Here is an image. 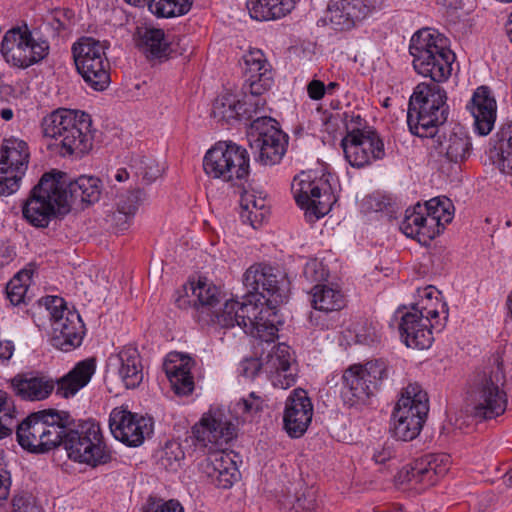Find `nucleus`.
Wrapping results in <instances>:
<instances>
[{
    "instance_id": "obj_1",
    "label": "nucleus",
    "mask_w": 512,
    "mask_h": 512,
    "mask_svg": "<svg viewBox=\"0 0 512 512\" xmlns=\"http://www.w3.org/2000/svg\"><path fill=\"white\" fill-rule=\"evenodd\" d=\"M247 295L243 301L229 299L217 319L223 328L239 326L246 334L270 345L278 337L276 313L272 311L286 299L285 280L270 266L255 264L243 275Z\"/></svg>"
},
{
    "instance_id": "obj_2",
    "label": "nucleus",
    "mask_w": 512,
    "mask_h": 512,
    "mask_svg": "<svg viewBox=\"0 0 512 512\" xmlns=\"http://www.w3.org/2000/svg\"><path fill=\"white\" fill-rule=\"evenodd\" d=\"M101 181L82 175L71 180L60 171L47 172L23 205V217L33 226L45 228L57 215L70 211L72 204H93L100 199Z\"/></svg>"
},
{
    "instance_id": "obj_3",
    "label": "nucleus",
    "mask_w": 512,
    "mask_h": 512,
    "mask_svg": "<svg viewBox=\"0 0 512 512\" xmlns=\"http://www.w3.org/2000/svg\"><path fill=\"white\" fill-rule=\"evenodd\" d=\"M195 445L208 448L205 459L199 463V470L206 479L221 489H229L239 479L236 465L237 455L220 449L235 437V426L220 409L205 413L192 428Z\"/></svg>"
},
{
    "instance_id": "obj_4",
    "label": "nucleus",
    "mask_w": 512,
    "mask_h": 512,
    "mask_svg": "<svg viewBox=\"0 0 512 512\" xmlns=\"http://www.w3.org/2000/svg\"><path fill=\"white\" fill-rule=\"evenodd\" d=\"M96 362L93 358L80 361L66 375L56 382L41 373L18 374L11 379L10 385L15 395L23 400L40 401L46 399L57 386L56 394L69 398L85 387L95 373Z\"/></svg>"
},
{
    "instance_id": "obj_5",
    "label": "nucleus",
    "mask_w": 512,
    "mask_h": 512,
    "mask_svg": "<svg viewBox=\"0 0 512 512\" xmlns=\"http://www.w3.org/2000/svg\"><path fill=\"white\" fill-rule=\"evenodd\" d=\"M92 120L89 114L71 109H57L42 119L45 137L56 140L62 156L80 158L93 146Z\"/></svg>"
},
{
    "instance_id": "obj_6",
    "label": "nucleus",
    "mask_w": 512,
    "mask_h": 512,
    "mask_svg": "<svg viewBox=\"0 0 512 512\" xmlns=\"http://www.w3.org/2000/svg\"><path fill=\"white\" fill-rule=\"evenodd\" d=\"M71 425H74V418L67 411L47 409L34 412L17 425V441L29 452L46 453L65 445Z\"/></svg>"
},
{
    "instance_id": "obj_7",
    "label": "nucleus",
    "mask_w": 512,
    "mask_h": 512,
    "mask_svg": "<svg viewBox=\"0 0 512 512\" xmlns=\"http://www.w3.org/2000/svg\"><path fill=\"white\" fill-rule=\"evenodd\" d=\"M446 91L437 82L419 83L410 97L407 124L412 134L434 138L448 118Z\"/></svg>"
},
{
    "instance_id": "obj_8",
    "label": "nucleus",
    "mask_w": 512,
    "mask_h": 512,
    "mask_svg": "<svg viewBox=\"0 0 512 512\" xmlns=\"http://www.w3.org/2000/svg\"><path fill=\"white\" fill-rule=\"evenodd\" d=\"M414 70L432 82L446 81L452 73L455 54L449 49L447 39L438 31L424 28L413 34L409 44Z\"/></svg>"
},
{
    "instance_id": "obj_9",
    "label": "nucleus",
    "mask_w": 512,
    "mask_h": 512,
    "mask_svg": "<svg viewBox=\"0 0 512 512\" xmlns=\"http://www.w3.org/2000/svg\"><path fill=\"white\" fill-rule=\"evenodd\" d=\"M425 298L430 304H424L422 300L421 303L412 306L410 311H397L401 313L399 332L407 347L429 348L434 340L432 330L441 331L448 319L446 303H440L437 297L433 302L431 287L425 289Z\"/></svg>"
},
{
    "instance_id": "obj_10",
    "label": "nucleus",
    "mask_w": 512,
    "mask_h": 512,
    "mask_svg": "<svg viewBox=\"0 0 512 512\" xmlns=\"http://www.w3.org/2000/svg\"><path fill=\"white\" fill-rule=\"evenodd\" d=\"M64 448L70 459L92 467L107 464L112 459L100 425L93 419H74V425L67 432Z\"/></svg>"
},
{
    "instance_id": "obj_11",
    "label": "nucleus",
    "mask_w": 512,
    "mask_h": 512,
    "mask_svg": "<svg viewBox=\"0 0 512 512\" xmlns=\"http://www.w3.org/2000/svg\"><path fill=\"white\" fill-rule=\"evenodd\" d=\"M429 412L427 393L418 383L409 384L402 392L392 413V435L411 441L421 432Z\"/></svg>"
},
{
    "instance_id": "obj_12",
    "label": "nucleus",
    "mask_w": 512,
    "mask_h": 512,
    "mask_svg": "<svg viewBox=\"0 0 512 512\" xmlns=\"http://www.w3.org/2000/svg\"><path fill=\"white\" fill-rule=\"evenodd\" d=\"M245 83L243 89L249 95L241 102V119L254 121V116L264 110L266 101L261 96L273 85L272 67L260 49H252L243 56Z\"/></svg>"
},
{
    "instance_id": "obj_13",
    "label": "nucleus",
    "mask_w": 512,
    "mask_h": 512,
    "mask_svg": "<svg viewBox=\"0 0 512 512\" xmlns=\"http://www.w3.org/2000/svg\"><path fill=\"white\" fill-rule=\"evenodd\" d=\"M249 154L245 148L231 141L218 142L203 159L205 173L223 182L234 183L249 175Z\"/></svg>"
},
{
    "instance_id": "obj_14",
    "label": "nucleus",
    "mask_w": 512,
    "mask_h": 512,
    "mask_svg": "<svg viewBox=\"0 0 512 512\" xmlns=\"http://www.w3.org/2000/svg\"><path fill=\"white\" fill-rule=\"evenodd\" d=\"M105 45L92 37H83L72 46L76 69L85 83L95 91L110 84V63Z\"/></svg>"
},
{
    "instance_id": "obj_15",
    "label": "nucleus",
    "mask_w": 512,
    "mask_h": 512,
    "mask_svg": "<svg viewBox=\"0 0 512 512\" xmlns=\"http://www.w3.org/2000/svg\"><path fill=\"white\" fill-rule=\"evenodd\" d=\"M49 50L48 41L35 37L27 25L11 28L1 42V53L6 62L18 68H28L41 62Z\"/></svg>"
},
{
    "instance_id": "obj_16",
    "label": "nucleus",
    "mask_w": 512,
    "mask_h": 512,
    "mask_svg": "<svg viewBox=\"0 0 512 512\" xmlns=\"http://www.w3.org/2000/svg\"><path fill=\"white\" fill-rule=\"evenodd\" d=\"M45 305L53 320L51 345L64 352L79 347L85 334V326L80 315L69 310L64 299L58 296L46 297Z\"/></svg>"
},
{
    "instance_id": "obj_17",
    "label": "nucleus",
    "mask_w": 512,
    "mask_h": 512,
    "mask_svg": "<svg viewBox=\"0 0 512 512\" xmlns=\"http://www.w3.org/2000/svg\"><path fill=\"white\" fill-rule=\"evenodd\" d=\"M506 377L500 365L485 374L470 393L473 414L480 419L502 415L507 407Z\"/></svg>"
},
{
    "instance_id": "obj_18",
    "label": "nucleus",
    "mask_w": 512,
    "mask_h": 512,
    "mask_svg": "<svg viewBox=\"0 0 512 512\" xmlns=\"http://www.w3.org/2000/svg\"><path fill=\"white\" fill-rule=\"evenodd\" d=\"M277 125L276 120L262 115L251 122L250 146L258 152L256 160L263 165L279 163L286 152L287 135Z\"/></svg>"
},
{
    "instance_id": "obj_19",
    "label": "nucleus",
    "mask_w": 512,
    "mask_h": 512,
    "mask_svg": "<svg viewBox=\"0 0 512 512\" xmlns=\"http://www.w3.org/2000/svg\"><path fill=\"white\" fill-rule=\"evenodd\" d=\"M29 162V150L25 141L5 139L0 148V195L15 193L20 186Z\"/></svg>"
},
{
    "instance_id": "obj_20",
    "label": "nucleus",
    "mask_w": 512,
    "mask_h": 512,
    "mask_svg": "<svg viewBox=\"0 0 512 512\" xmlns=\"http://www.w3.org/2000/svg\"><path fill=\"white\" fill-rule=\"evenodd\" d=\"M341 147L347 162L355 168H363L374 160L385 156L384 143L373 130L351 128L341 140Z\"/></svg>"
},
{
    "instance_id": "obj_21",
    "label": "nucleus",
    "mask_w": 512,
    "mask_h": 512,
    "mask_svg": "<svg viewBox=\"0 0 512 512\" xmlns=\"http://www.w3.org/2000/svg\"><path fill=\"white\" fill-rule=\"evenodd\" d=\"M321 181L295 178L292 190L297 204L305 210V218L313 223L324 217L331 210L335 199Z\"/></svg>"
},
{
    "instance_id": "obj_22",
    "label": "nucleus",
    "mask_w": 512,
    "mask_h": 512,
    "mask_svg": "<svg viewBox=\"0 0 512 512\" xmlns=\"http://www.w3.org/2000/svg\"><path fill=\"white\" fill-rule=\"evenodd\" d=\"M109 426L115 439L134 447L140 445L153 431L151 418L138 416L123 407L111 411Z\"/></svg>"
},
{
    "instance_id": "obj_23",
    "label": "nucleus",
    "mask_w": 512,
    "mask_h": 512,
    "mask_svg": "<svg viewBox=\"0 0 512 512\" xmlns=\"http://www.w3.org/2000/svg\"><path fill=\"white\" fill-rule=\"evenodd\" d=\"M451 459L447 454H427L404 466L399 472L402 482L434 485L450 468Z\"/></svg>"
},
{
    "instance_id": "obj_24",
    "label": "nucleus",
    "mask_w": 512,
    "mask_h": 512,
    "mask_svg": "<svg viewBox=\"0 0 512 512\" xmlns=\"http://www.w3.org/2000/svg\"><path fill=\"white\" fill-rule=\"evenodd\" d=\"M313 416V404L308 393L294 389L286 399L283 427L292 438H300L307 431Z\"/></svg>"
},
{
    "instance_id": "obj_25",
    "label": "nucleus",
    "mask_w": 512,
    "mask_h": 512,
    "mask_svg": "<svg viewBox=\"0 0 512 512\" xmlns=\"http://www.w3.org/2000/svg\"><path fill=\"white\" fill-rule=\"evenodd\" d=\"M261 356L264 373L274 387L287 389L295 383V373L292 369L295 360L288 345L285 343L273 345L266 355Z\"/></svg>"
},
{
    "instance_id": "obj_26",
    "label": "nucleus",
    "mask_w": 512,
    "mask_h": 512,
    "mask_svg": "<svg viewBox=\"0 0 512 512\" xmlns=\"http://www.w3.org/2000/svg\"><path fill=\"white\" fill-rule=\"evenodd\" d=\"M108 372L118 375L127 389H135L143 381V365L140 353L132 346L123 347L111 355L107 363Z\"/></svg>"
},
{
    "instance_id": "obj_27",
    "label": "nucleus",
    "mask_w": 512,
    "mask_h": 512,
    "mask_svg": "<svg viewBox=\"0 0 512 512\" xmlns=\"http://www.w3.org/2000/svg\"><path fill=\"white\" fill-rule=\"evenodd\" d=\"M192 300H187L185 297L176 299V304L179 308H186L187 304L193 303V307L202 314H206L209 318L207 321L213 323L218 322L217 316L222 313L223 307L219 310L216 306L220 303L221 292L217 286L209 283L206 279H199L196 285L191 284Z\"/></svg>"
},
{
    "instance_id": "obj_28",
    "label": "nucleus",
    "mask_w": 512,
    "mask_h": 512,
    "mask_svg": "<svg viewBox=\"0 0 512 512\" xmlns=\"http://www.w3.org/2000/svg\"><path fill=\"white\" fill-rule=\"evenodd\" d=\"M467 109L474 118V125L480 135H487L494 127L497 105L491 90L487 86L478 87Z\"/></svg>"
},
{
    "instance_id": "obj_29",
    "label": "nucleus",
    "mask_w": 512,
    "mask_h": 512,
    "mask_svg": "<svg viewBox=\"0 0 512 512\" xmlns=\"http://www.w3.org/2000/svg\"><path fill=\"white\" fill-rule=\"evenodd\" d=\"M374 391V386L362 371V365H352L344 371L341 396L347 405L352 407L366 404Z\"/></svg>"
},
{
    "instance_id": "obj_30",
    "label": "nucleus",
    "mask_w": 512,
    "mask_h": 512,
    "mask_svg": "<svg viewBox=\"0 0 512 512\" xmlns=\"http://www.w3.org/2000/svg\"><path fill=\"white\" fill-rule=\"evenodd\" d=\"M192 358L181 353L169 354L163 364L164 371L171 386L178 395H188L194 389V380L191 375Z\"/></svg>"
},
{
    "instance_id": "obj_31",
    "label": "nucleus",
    "mask_w": 512,
    "mask_h": 512,
    "mask_svg": "<svg viewBox=\"0 0 512 512\" xmlns=\"http://www.w3.org/2000/svg\"><path fill=\"white\" fill-rule=\"evenodd\" d=\"M420 203L406 209L404 219L400 223V230L410 238H418L421 242L430 241L436 237L435 223L429 219Z\"/></svg>"
},
{
    "instance_id": "obj_32",
    "label": "nucleus",
    "mask_w": 512,
    "mask_h": 512,
    "mask_svg": "<svg viewBox=\"0 0 512 512\" xmlns=\"http://www.w3.org/2000/svg\"><path fill=\"white\" fill-rule=\"evenodd\" d=\"M434 147L453 163L464 161L470 154L471 143L465 132L461 129L451 131L449 134H436Z\"/></svg>"
},
{
    "instance_id": "obj_33",
    "label": "nucleus",
    "mask_w": 512,
    "mask_h": 512,
    "mask_svg": "<svg viewBox=\"0 0 512 512\" xmlns=\"http://www.w3.org/2000/svg\"><path fill=\"white\" fill-rule=\"evenodd\" d=\"M295 4L296 0H248L246 6L251 18L268 21L286 16Z\"/></svg>"
},
{
    "instance_id": "obj_34",
    "label": "nucleus",
    "mask_w": 512,
    "mask_h": 512,
    "mask_svg": "<svg viewBox=\"0 0 512 512\" xmlns=\"http://www.w3.org/2000/svg\"><path fill=\"white\" fill-rule=\"evenodd\" d=\"M137 47L147 58H165L170 53V46L164 31L156 28H138L136 32Z\"/></svg>"
},
{
    "instance_id": "obj_35",
    "label": "nucleus",
    "mask_w": 512,
    "mask_h": 512,
    "mask_svg": "<svg viewBox=\"0 0 512 512\" xmlns=\"http://www.w3.org/2000/svg\"><path fill=\"white\" fill-rule=\"evenodd\" d=\"M311 303L314 309L328 313L344 308L345 297L338 288L327 284H317L312 289Z\"/></svg>"
},
{
    "instance_id": "obj_36",
    "label": "nucleus",
    "mask_w": 512,
    "mask_h": 512,
    "mask_svg": "<svg viewBox=\"0 0 512 512\" xmlns=\"http://www.w3.org/2000/svg\"><path fill=\"white\" fill-rule=\"evenodd\" d=\"M143 196L144 192L140 189L119 196L116 202L117 210L113 213V221L119 229H126L129 220L143 202Z\"/></svg>"
},
{
    "instance_id": "obj_37",
    "label": "nucleus",
    "mask_w": 512,
    "mask_h": 512,
    "mask_svg": "<svg viewBox=\"0 0 512 512\" xmlns=\"http://www.w3.org/2000/svg\"><path fill=\"white\" fill-rule=\"evenodd\" d=\"M424 214L435 223L434 230L438 236L445 225L450 223L454 215V207L450 199L435 197L422 205Z\"/></svg>"
},
{
    "instance_id": "obj_38",
    "label": "nucleus",
    "mask_w": 512,
    "mask_h": 512,
    "mask_svg": "<svg viewBox=\"0 0 512 512\" xmlns=\"http://www.w3.org/2000/svg\"><path fill=\"white\" fill-rule=\"evenodd\" d=\"M241 101L231 93L219 95L213 102L211 115L218 122L231 123L241 119Z\"/></svg>"
},
{
    "instance_id": "obj_39",
    "label": "nucleus",
    "mask_w": 512,
    "mask_h": 512,
    "mask_svg": "<svg viewBox=\"0 0 512 512\" xmlns=\"http://www.w3.org/2000/svg\"><path fill=\"white\" fill-rule=\"evenodd\" d=\"M129 168L133 175L145 184L152 183L162 173L161 167L154 159L140 155L131 158Z\"/></svg>"
},
{
    "instance_id": "obj_40",
    "label": "nucleus",
    "mask_w": 512,
    "mask_h": 512,
    "mask_svg": "<svg viewBox=\"0 0 512 512\" xmlns=\"http://www.w3.org/2000/svg\"><path fill=\"white\" fill-rule=\"evenodd\" d=\"M192 0H150L149 10L157 17L170 18L189 12Z\"/></svg>"
},
{
    "instance_id": "obj_41",
    "label": "nucleus",
    "mask_w": 512,
    "mask_h": 512,
    "mask_svg": "<svg viewBox=\"0 0 512 512\" xmlns=\"http://www.w3.org/2000/svg\"><path fill=\"white\" fill-rule=\"evenodd\" d=\"M32 272H18L7 284L6 294L12 305L17 306L26 302L28 287L31 283Z\"/></svg>"
},
{
    "instance_id": "obj_42",
    "label": "nucleus",
    "mask_w": 512,
    "mask_h": 512,
    "mask_svg": "<svg viewBox=\"0 0 512 512\" xmlns=\"http://www.w3.org/2000/svg\"><path fill=\"white\" fill-rule=\"evenodd\" d=\"M17 425L14 402L7 392L0 390V439L10 435Z\"/></svg>"
},
{
    "instance_id": "obj_43",
    "label": "nucleus",
    "mask_w": 512,
    "mask_h": 512,
    "mask_svg": "<svg viewBox=\"0 0 512 512\" xmlns=\"http://www.w3.org/2000/svg\"><path fill=\"white\" fill-rule=\"evenodd\" d=\"M362 371L370 384L374 386V390H377L380 384L388 379L391 368L385 360L375 359L362 365Z\"/></svg>"
},
{
    "instance_id": "obj_44",
    "label": "nucleus",
    "mask_w": 512,
    "mask_h": 512,
    "mask_svg": "<svg viewBox=\"0 0 512 512\" xmlns=\"http://www.w3.org/2000/svg\"><path fill=\"white\" fill-rule=\"evenodd\" d=\"M388 0H352L348 4L347 14L357 20L366 18L372 12L384 7Z\"/></svg>"
},
{
    "instance_id": "obj_45",
    "label": "nucleus",
    "mask_w": 512,
    "mask_h": 512,
    "mask_svg": "<svg viewBox=\"0 0 512 512\" xmlns=\"http://www.w3.org/2000/svg\"><path fill=\"white\" fill-rule=\"evenodd\" d=\"M141 512H184V509L177 500L149 496L142 505Z\"/></svg>"
},
{
    "instance_id": "obj_46",
    "label": "nucleus",
    "mask_w": 512,
    "mask_h": 512,
    "mask_svg": "<svg viewBox=\"0 0 512 512\" xmlns=\"http://www.w3.org/2000/svg\"><path fill=\"white\" fill-rule=\"evenodd\" d=\"M263 400L260 396L251 392L246 398L240 399L235 405V411L246 419L263 409Z\"/></svg>"
},
{
    "instance_id": "obj_47",
    "label": "nucleus",
    "mask_w": 512,
    "mask_h": 512,
    "mask_svg": "<svg viewBox=\"0 0 512 512\" xmlns=\"http://www.w3.org/2000/svg\"><path fill=\"white\" fill-rule=\"evenodd\" d=\"M184 459V452L178 443L167 444L164 448L161 463L166 469L177 470L181 460Z\"/></svg>"
},
{
    "instance_id": "obj_48",
    "label": "nucleus",
    "mask_w": 512,
    "mask_h": 512,
    "mask_svg": "<svg viewBox=\"0 0 512 512\" xmlns=\"http://www.w3.org/2000/svg\"><path fill=\"white\" fill-rule=\"evenodd\" d=\"M498 167L503 173L512 175V131L506 141L501 144Z\"/></svg>"
},
{
    "instance_id": "obj_49",
    "label": "nucleus",
    "mask_w": 512,
    "mask_h": 512,
    "mask_svg": "<svg viewBox=\"0 0 512 512\" xmlns=\"http://www.w3.org/2000/svg\"><path fill=\"white\" fill-rule=\"evenodd\" d=\"M12 506L13 512H41L33 496L28 492L16 494L12 500Z\"/></svg>"
},
{
    "instance_id": "obj_50",
    "label": "nucleus",
    "mask_w": 512,
    "mask_h": 512,
    "mask_svg": "<svg viewBox=\"0 0 512 512\" xmlns=\"http://www.w3.org/2000/svg\"><path fill=\"white\" fill-rule=\"evenodd\" d=\"M72 17L73 13L71 10L56 9L52 12L49 24L58 32L67 30L72 24Z\"/></svg>"
},
{
    "instance_id": "obj_51",
    "label": "nucleus",
    "mask_w": 512,
    "mask_h": 512,
    "mask_svg": "<svg viewBox=\"0 0 512 512\" xmlns=\"http://www.w3.org/2000/svg\"><path fill=\"white\" fill-rule=\"evenodd\" d=\"M260 372L264 373L262 356L245 359L240 363V373L245 378L254 379Z\"/></svg>"
},
{
    "instance_id": "obj_52",
    "label": "nucleus",
    "mask_w": 512,
    "mask_h": 512,
    "mask_svg": "<svg viewBox=\"0 0 512 512\" xmlns=\"http://www.w3.org/2000/svg\"><path fill=\"white\" fill-rule=\"evenodd\" d=\"M240 206L242 210H268L264 198H257L253 193L249 192H244L241 195Z\"/></svg>"
},
{
    "instance_id": "obj_53",
    "label": "nucleus",
    "mask_w": 512,
    "mask_h": 512,
    "mask_svg": "<svg viewBox=\"0 0 512 512\" xmlns=\"http://www.w3.org/2000/svg\"><path fill=\"white\" fill-rule=\"evenodd\" d=\"M269 210H242L240 217L244 223H249L253 228L259 227L268 216Z\"/></svg>"
},
{
    "instance_id": "obj_54",
    "label": "nucleus",
    "mask_w": 512,
    "mask_h": 512,
    "mask_svg": "<svg viewBox=\"0 0 512 512\" xmlns=\"http://www.w3.org/2000/svg\"><path fill=\"white\" fill-rule=\"evenodd\" d=\"M307 93L311 99L320 100L326 93V86L322 81L314 79L307 85Z\"/></svg>"
},
{
    "instance_id": "obj_55",
    "label": "nucleus",
    "mask_w": 512,
    "mask_h": 512,
    "mask_svg": "<svg viewBox=\"0 0 512 512\" xmlns=\"http://www.w3.org/2000/svg\"><path fill=\"white\" fill-rule=\"evenodd\" d=\"M321 267V264L317 262L316 260L308 262L304 267V276L308 280L316 281L319 280L323 275L320 273L318 274V270Z\"/></svg>"
},
{
    "instance_id": "obj_56",
    "label": "nucleus",
    "mask_w": 512,
    "mask_h": 512,
    "mask_svg": "<svg viewBox=\"0 0 512 512\" xmlns=\"http://www.w3.org/2000/svg\"><path fill=\"white\" fill-rule=\"evenodd\" d=\"M14 352V345L11 341L5 340L2 341L0 339V361L5 362L8 361Z\"/></svg>"
},
{
    "instance_id": "obj_57",
    "label": "nucleus",
    "mask_w": 512,
    "mask_h": 512,
    "mask_svg": "<svg viewBox=\"0 0 512 512\" xmlns=\"http://www.w3.org/2000/svg\"><path fill=\"white\" fill-rule=\"evenodd\" d=\"M15 256V251L12 247L2 244L0 245V265L8 264Z\"/></svg>"
},
{
    "instance_id": "obj_58",
    "label": "nucleus",
    "mask_w": 512,
    "mask_h": 512,
    "mask_svg": "<svg viewBox=\"0 0 512 512\" xmlns=\"http://www.w3.org/2000/svg\"><path fill=\"white\" fill-rule=\"evenodd\" d=\"M391 457H392V451L389 448H383L381 451H377L373 455V459L378 464H384Z\"/></svg>"
},
{
    "instance_id": "obj_59",
    "label": "nucleus",
    "mask_w": 512,
    "mask_h": 512,
    "mask_svg": "<svg viewBox=\"0 0 512 512\" xmlns=\"http://www.w3.org/2000/svg\"><path fill=\"white\" fill-rule=\"evenodd\" d=\"M11 479H0V502L8 498Z\"/></svg>"
},
{
    "instance_id": "obj_60",
    "label": "nucleus",
    "mask_w": 512,
    "mask_h": 512,
    "mask_svg": "<svg viewBox=\"0 0 512 512\" xmlns=\"http://www.w3.org/2000/svg\"><path fill=\"white\" fill-rule=\"evenodd\" d=\"M362 118L360 115H351L350 119L346 122V129L348 130V126L351 125V128L358 127L360 129H367L366 127H362Z\"/></svg>"
},
{
    "instance_id": "obj_61",
    "label": "nucleus",
    "mask_w": 512,
    "mask_h": 512,
    "mask_svg": "<svg viewBox=\"0 0 512 512\" xmlns=\"http://www.w3.org/2000/svg\"><path fill=\"white\" fill-rule=\"evenodd\" d=\"M437 3L446 7V8H458L461 4L462 0H436Z\"/></svg>"
},
{
    "instance_id": "obj_62",
    "label": "nucleus",
    "mask_w": 512,
    "mask_h": 512,
    "mask_svg": "<svg viewBox=\"0 0 512 512\" xmlns=\"http://www.w3.org/2000/svg\"><path fill=\"white\" fill-rule=\"evenodd\" d=\"M129 176H130V173L127 171V169L123 168V169H118L115 172L114 178L118 182H123V181L127 180L129 178Z\"/></svg>"
},
{
    "instance_id": "obj_63",
    "label": "nucleus",
    "mask_w": 512,
    "mask_h": 512,
    "mask_svg": "<svg viewBox=\"0 0 512 512\" xmlns=\"http://www.w3.org/2000/svg\"><path fill=\"white\" fill-rule=\"evenodd\" d=\"M0 116L3 120L9 121L13 118V111L10 108H3L0 110Z\"/></svg>"
},
{
    "instance_id": "obj_64",
    "label": "nucleus",
    "mask_w": 512,
    "mask_h": 512,
    "mask_svg": "<svg viewBox=\"0 0 512 512\" xmlns=\"http://www.w3.org/2000/svg\"><path fill=\"white\" fill-rule=\"evenodd\" d=\"M506 33L509 40L512 42V13L509 16V19L505 25Z\"/></svg>"
}]
</instances>
